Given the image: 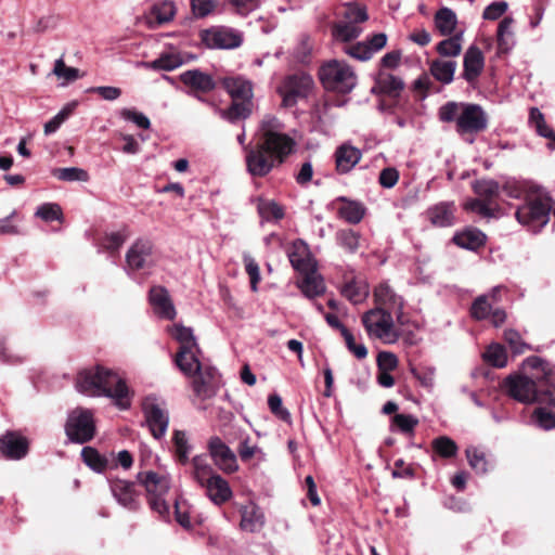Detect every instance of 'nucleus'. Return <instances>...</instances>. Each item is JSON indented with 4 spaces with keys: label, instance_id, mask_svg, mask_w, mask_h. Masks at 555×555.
Returning <instances> with one entry per match:
<instances>
[{
    "label": "nucleus",
    "instance_id": "5701e85b",
    "mask_svg": "<svg viewBox=\"0 0 555 555\" xmlns=\"http://www.w3.org/2000/svg\"><path fill=\"white\" fill-rule=\"evenodd\" d=\"M289 262L299 273L317 266L309 246L301 240L295 241L287 250Z\"/></svg>",
    "mask_w": 555,
    "mask_h": 555
},
{
    "label": "nucleus",
    "instance_id": "de8ad7c7",
    "mask_svg": "<svg viewBox=\"0 0 555 555\" xmlns=\"http://www.w3.org/2000/svg\"><path fill=\"white\" fill-rule=\"evenodd\" d=\"M176 14V5L173 1L164 0L156 3L152 8V15L156 18L158 24H166L173 20Z\"/></svg>",
    "mask_w": 555,
    "mask_h": 555
},
{
    "label": "nucleus",
    "instance_id": "0e129e2a",
    "mask_svg": "<svg viewBox=\"0 0 555 555\" xmlns=\"http://www.w3.org/2000/svg\"><path fill=\"white\" fill-rule=\"evenodd\" d=\"M341 335L345 338L347 348L350 352H352L358 359L366 358V347L363 344H357L353 335L348 331V328H343Z\"/></svg>",
    "mask_w": 555,
    "mask_h": 555
},
{
    "label": "nucleus",
    "instance_id": "79ce46f5",
    "mask_svg": "<svg viewBox=\"0 0 555 555\" xmlns=\"http://www.w3.org/2000/svg\"><path fill=\"white\" fill-rule=\"evenodd\" d=\"M431 448L436 454L443 459H451L457 454L456 442L448 436H440L431 441Z\"/></svg>",
    "mask_w": 555,
    "mask_h": 555
},
{
    "label": "nucleus",
    "instance_id": "bf43d9fd",
    "mask_svg": "<svg viewBox=\"0 0 555 555\" xmlns=\"http://www.w3.org/2000/svg\"><path fill=\"white\" fill-rule=\"evenodd\" d=\"M392 424L403 434H413L418 420L411 414H396L392 417Z\"/></svg>",
    "mask_w": 555,
    "mask_h": 555
},
{
    "label": "nucleus",
    "instance_id": "5fc2aeb1",
    "mask_svg": "<svg viewBox=\"0 0 555 555\" xmlns=\"http://www.w3.org/2000/svg\"><path fill=\"white\" fill-rule=\"evenodd\" d=\"M35 216L47 222H52L55 220H61L63 218V211L59 204L46 203L37 208Z\"/></svg>",
    "mask_w": 555,
    "mask_h": 555
},
{
    "label": "nucleus",
    "instance_id": "f03ea898",
    "mask_svg": "<svg viewBox=\"0 0 555 555\" xmlns=\"http://www.w3.org/2000/svg\"><path fill=\"white\" fill-rule=\"evenodd\" d=\"M76 389L86 396L109 398L120 410H127L131 405L129 388L125 379L102 365L79 372Z\"/></svg>",
    "mask_w": 555,
    "mask_h": 555
},
{
    "label": "nucleus",
    "instance_id": "4d7b16f0",
    "mask_svg": "<svg viewBox=\"0 0 555 555\" xmlns=\"http://www.w3.org/2000/svg\"><path fill=\"white\" fill-rule=\"evenodd\" d=\"M257 208L262 221L270 222L278 220V204L274 201L260 198Z\"/></svg>",
    "mask_w": 555,
    "mask_h": 555
},
{
    "label": "nucleus",
    "instance_id": "3c124183",
    "mask_svg": "<svg viewBox=\"0 0 555 555\" xmlns=\"http://www.w3.org/2000/svg\"><path fill=\"white\" fill-rule=\"evenodd\" d=\"M525 363L528 367L538 371L535 374L540 375L541 380L552 384L553 372L548 362L539 357H530Z\"/></svg>",
    "mask_w": 555,
    "mask_h": 555
},
{
    "label": "nucleus",
    "instance_id": "680f3d73",
    "mask_svg": "<svg viewBox=\"0 0 555 555\" xmlns=\"http://www.w3.org/2000/svg\"><path fill=\"white\" fill-rule=\"evenodd\" d=\"M533 422L541 428L550 430L555 428V413L539 408L533 412Z\"/></svg>",
    "mask_w": 555,
    "mask_h": 555
},
{
    "label": "nucleus",
    "instance_id": "393cba45",
    "mask_svg": "<svg viewBox=\"0 0 555 555\" xmlns=\"http://www.w3.org/2000/svg\"><path fill=\"white\" fill-rule=\"evenodd\" d=\"M221 85L232 100L253 101V82L243 76H229L221 79Z\"/></svg>",
    "mask_w": 555,
    "mask_h": 555
},
{
    "label": "nucleus",
    "instance_id": "a18cd8bd",
    "mask_svg": "<svg viewBox=\"0 0 555 555\" xmlns=\"http://www.w3.org/2000/svg\"><path fill=\"white\" fill-rule=\"evenodd\" d=\"M183 64V60L179 54L168 53L162 54L158 59L146 63L145 66L156 70H173Z\"/></svg>",
    "mask_w": 555,
    "mask_h": 555
},
{
    "label": "nucleus",
    "instance_id": "aec40b11",
    "mask_svg": "<svg viewBox=\"0 0 555 555\" xmlns=\"http://www.w3.org/2000/svg\"><path fill=\"white\" fill-rule=\"evenodd\" d=\"M0 452L10 460H21L28 452V441L14 431H8L0 437Z\"/></svg>",
    "mask_w": 555,
    "mask_h": 555
},
{
    "label": "nucleus",
    "instance_id": "ddd939ff",
    "mask_svg": "<svg viewBox=\"0 0 555 555\" xmlns=\"http://www.w3.org/2000/svg\"><path fill=\"white\" fill-rule=\"evenodd\" d=\"M168 331L180 345L175 358L176 365L179 370L191 372L192 367L185 362V358L188 356L192 358V350H198L199 348L193 330L182 324H175Z\"/></svg>",
    "mask_w": 555,
    "mask_h": 555
},
{
    "label": "nucleus",
    "instance_id": "c756f323",
    "mask_svg": "<svg viewBox=\"0 0 555 555\" xmlns=\"http://www.w3.org/2000/svg\"><path fill=\"white\" fill-rule=\"evenodd\" d=\"M241 512V522L240 526L242 530L248 532H256L260 530L264 522L263 513L261 509L255 505L254 503H248L243 505L240 509Z\"/></svg>",
    "mask_w": 555,
    "mask_h": 555
},
{
    "label": "nucleus",
    "instance_id": "f704fd0d",
    "mask_svg": "<svg viewBox=\"0 0 555 555\" xmlns=\"http://www.w3.org/2000/svg\"><path fill=\"white\" fill-rule=\"evenodd\" d=\"M453 242L465 249L476 250L486 242V235L478 229H467L453 236Z\"/></svg>",
    "mask_w": 555,
    "mask_h": 555
},
{
    "label": "nucleus",
    "instance_id": "bb28decb",
    "mask_svg": "<svg viewBox=\"0 0 555 555\" xmlns=\"http://www.w3.org/2000/svg\"><path fill=\"white\" fill-rule=\"evenodd\" d=\"M455 206L450 202H441L430 206L425 215L427 220L435 227L446 228L454 224Z\"/></svg>",
    "mask_w": 555,
    "mask_h": 555
},
{
    "label": "nucleus",
    "instance_id": "4468645a",
    "mask_svg": "<svg viewBox=\"0 0 555 555\" xmlns=\"http://www.w3.org/2000/svg\"><path fill=\"white\" fill-rule=\"evenodd\" d=\"M207 450L214 464L223 473L232 474L238 469L235 453L219 436L209 438Z\"/></svg>",
    "mask_w": 555,
    "mask_h": 555
},
{
    "label": "nucleus",
    "instance_id": "9d476101",
    "mask_svg": "<svg viewBox=\"0 0 555 555\" xmlns=\"http://www.w3.org/2000/svg\"><path fill=\"white\" fill-rule=\"evenodd\" d=\"M202 42L209 49L231 50L243 43V33L228 26H212L201 33Z\"/></svg>",
    "mask_w": 555,
    "mask_h": 555
},
{
    "label": "nucleus",
    "instance_id": "a211bd4d",
    "mask_svg": "<svg viewBox=\"0 0 555 555\" xmlns=\"http://www.w3.org/2000/svg\"><path fill=\"white\" fill-rule=\"evenodd\" d=\"M485 68V55L477 46H469L463 57L462 77L470 85L475 86Z\"/></svg>",
    "mask_w": 555,
    "mask_h": 555
},
{
    "label": "nucleus",
    "instance_id": "c03bdc74",
    "mask_svg": "<svg viewBox=\"0 0 555 555\" xmlns=\"http://www.w3.org/2000/svg\"><path fill=\"white\" fill-rule=\"evenodd\" d=\"M341 294L352 304H361L369 295V288L365 283L356 281L348 282L341 289Z\"/></svg>",
    "mask_w": 555,
    "mask_h": 555
},
{
    "label": "nucleus",
    "instance_id": "13d9d810",
    "mask_svg": "<svg viewBox=\"0 0 555 555\" xmlns=\"http://www.w3.org/2000/svg\"><path fill=\"white\" fill-rule=\"evenodd\" d=\"M491 308L489 296L481 295L472 305V315L477 320L487 319L490 315Z\"/></svg>",
    "mask_w": 555,
    "mask_h": 555
},
{
    "label": "nucleus",
    "instance_id": "e2e57ef3",
    "mask_svg": "<svg viewBox=\"0 0 555 555\" xmlns=\"http://www.w3.org/2000/svg\"><path fill=\"white\" fill-rule=\"evenodd\" d=\"M53 74L66 81H74L80 77L79 69L75 67H67L63 59H59L54 63Z\"/></svg>",
    "mask_w": 555,
    "mask_h": 555
},
{
    "label": "nucleus",
    "instance_id": "a19ab883",
    "mask_svg": "<svg viewBox=\"0 0 555 555\" xmlns=\"http://www.w3.org/2000/svg\"><path fill=\"white\" fill-rule=\"evenodd\" d=\"M83 463L96 473H102L107 467V460L92 447H83L81 450Z\"/></svg>",
    "mask_w": 555,
    "mask_h": 555
},
{
    "label": "nucleus",
    "instance_id": "f3484780",
    "mask_svg": "<svg viewBox=\"0 0 555 555\" xmlns=\"http://www.w3.org/2000/svg\"><path fill=\"white\" fill-rule=\"evenodd\" d=\"M143 413L152 436L155 439L163 438L169 425L168 413L153 398L144 400Z\"/></svg>",
    "mask_w": 555,
    "mask_h": 555
},
{
    "label": "nucleus",
    "instance_id": "052dcab7",
    "mask_svg": "<svg viewBox=\"0 0 555 555\" xmlns=\"http://www.w3.org/2000/svg\"><path fill=\"white\" fill-rule=\"evenodd\" d=\"M245 270L250 279V288L256 292L260 281V270L256 260L247 253L243 255Z\"/></svg>",
    "mask_w": 555,
    "mask_h": 555
},
{
    "label": "nucleus",
    "instance_id": "c9c22d12",
    "mask_svg": "<svg viewBox=\"0 0 555 555\" xmlns=\"http://www.w3.org/2000/svg\"><path fill=\"white\" fill-rule=\"evenodd\" d=\"M434 23L441 36H451L457 24L456 14L449 8H441L436 12Z\"/></svg>",
    "mask_w": 555,
    "mask_h": 555
},
{
    "label": "nucleus",
    "instance_id": "9b49d317",
    "mask_svg": "<svg viewBox=\"0 0 555 555\" xmlns=\"http://www.w3.org/2000/svg\"><path fill=\"white\" fill-rule=\"evenodd\" d=\"M109 490L116 502L130 512H138L142 505V492L134 481L113 478L108 480Z\"/></svg>",
    "mask_w": 555,
    "mask_h": 555
},
{
    "label": "nucleus",
    "instance_id": "49530a36",
    "mask_svg": "<svg viewBox=\"0 0 555 555\" xmlns=\"http://www.w3.org/2000/svg\"><path fill=\"white\" fill-rule=\"evenodd\" d=\"M377 83L380 91L389 96L399 95L404 87L401 78L390 74H380Z\"/></svg>",
    "mask_w": 555,
    "mask_h": 555
},
{
    "label": "nucleus",
    "instance_id": "6e6552de",
    "mask_svg": "<svg viewBox=\"0 0 555 555\" xmlns=\"http://www.w3.org/2000/svg\"><path fill=\"white\" fill-rule=\"evenodd\" d=\"M67 439L74 443H86L95 435V423L91 410L76 408L68 416L65 424Z\"/></svg>",
    "mask_w": 555,
    "mask_h": 555
},
{
    "label": "nucleus",
    "instance_id": "6e6d98bb",
    "mask_svg": "<svg viewBox=\"0 0 555 555\" xmlns=\"http://www.w3.org/2000/svg\"><path fill=\"white\" fill-rule=\"evenodd\" d=\"M233 12L241 16H247L260 5V0H224Z\"/></svg>",
    "mask_w": 555,
    "mask_h": 555
},
{
    "label": "nucleus",
    "instance_id": "1a4fd4ad",
    "mask_svg": "<svg viewBox=\"0 0 555 555\" xmlns=\"http://www.w3.org/2000/svg\"><path fill=\"white\" fill-rule=\"evenodd\" d=\"M366 9L359 4H348L343 15V20L333 27V37L337 41L348 42L357 39L361 33V24L367 21Z\"/></svg>",
    "mask_w": 555,
    "mask_h": 555
},
{
    "label": "nucleus",
    "instance_id": "a878e982",
    "mask_svg": "<svg viewBox=\"0 0 555 555\" xmlns=\"http://www.w3.org/2000/svg\"><path fill=\"white\" fill-rule=\"evenodd\" d=\"M300 275L301 278L297 281V285L307 298H315L325 292V284L317 270V266L300 272Z\"/></svg>",
    "mask_w": 555,
    "mask_h": 555
},
{
    "label": "nucleus",
    "instance_id": "8fccbe9b",
    "mask_svg": "<svg viewBox=\"0 0 555 555\" xmlns=\"http://www.w3.org/2000/svg\"><path fill=\"white\" fill-rule=\"evenodd\" d=\"M464 207L465 209L475 211L485 218L496 217V212L499 211L498 205L480 198L468 201Z\"/></svg>",
    "mask_w": 555,
    "mask_h": 555
},
{
    "label": "nucleus",
    "instance_id": "0eeeda50",
    "mask_svg": "<svg viewBox=\"0 0 555 555\" xmlns=\"http://www.w3.org/2000/svg\"><path fill=\"white\" fill-rule=\"evenodd\" d=\"M314 89V80L306 72L299 70L286 75L280 85L281 105L294 107L299 101L307 99Z\"/></svg>",
    "mask_w": 555,
    "mask_h": 555
},
{
    "label": "nucleus",
    "instance_id": "412c9836",
    "mask_svg": "<svg viewBox=\"0 0 555 555\" xmlns=\"http://www.w3.org/2000/svg\"><path fill=\"white\" fill-rule=\"evenodd\" d=\"M254 103L249 100H232L227 108L216 107V114L229 124L245 121L253 114Z\"/></svg>",
    "mask_w": 555,
    "mask_h": 555
},
{
    "label": "nucleus",
    "instance_id": "09e8293b",
    "mask_svg": "<svg viewBox=\"0 0 555 555\" xmlns=\"http://www.w3.org/2000/svg\"><path fill=\"white\" fill-rule=\"evenodd\" d=\"M465 453L472 469L481 475L488 472V462L482 451L476 447H468Z\"/></svg>",
    "mask_w": 555,
    "mask_h": 555
},
{
    "label": "nucleus",
    "instance_id": "69168bd1",
    "mask_svg": "<svg viewBox=\"0 0 555 555\" xmlns=\"http://www.w3.org/2000/svg\"><path fill=\"white\" fill-rule=\"evenodd\" d=\"M191 8L197 18H204L215 10L216 0H191Z\"/></svg>",
    "mask_w": 555,
    "mask_h": 555
},
{
    "label": "nucleus",
    "instance_id": "7ed1b4c3",
    "mask_svg": "<svg viewBox=\"0 0 555 555\" xmlns=\"http://www.w3.org/2000/svg\"><path fill=\"white\" fill-rule=\"evenodd\" d=\"M503 387L507 395L518 402L555 405V386L541 380L539 374L509 375L504 379Z\"/></svg>",
    "mask_w": 555,
    "mask_h": 555
},
{
    "label": "nucleus",
    "instance_id": "f257e3e1",
    "mask_svg": "<svg viewBox=\"0 0 555 555\" xmlns=\"http://www.w3.org/2000/svg\"><path fill=\"white\" fill-rule=\"evenodd\" d=\"M256 139L255 147L245 144L246 127L243 122L236 140L246 152L247 170L251 176L263 177L271 171L278 160V119L274 116H266L261 120Z\"/></svg>",
    "mask_w": 555,
    "mask_h": 555
},
{
    "label": "nucleus",
    "instance_id": "2f4dec72",
    "mask_svg": "<svg viewBox=\"0 0 555 555\" xmlns=\"http://www.w3.org/2000/svg\"><path fill=\"white\" fill-rule=\"evenodd\" d=\"M341 206L338 208V216L350 224H358L365 215V207L362 203L339 197Z\"/></svg>",
    "mask_w": 555,
    "mask_h": 555
},
{
    "label": "nucleus",
    "instance_id": "4c0bfd02",
    "mask_svg": "<svg viewBox=\"0 0 555 555\" xmlns=\"http://www.w3.org/2000/svg\"><path fill=\"white\" fill-rule=\"evenodd\" d=\"M172 442L175 453L180 464L185 465L189 463V456L192 451V446L189 442L186 433L184 430H175L172 435Z\"/></svg>",
    "mask_w": 555,
    "mask_h": 555
},
{
    "label": "nucleus",
    "instance_id": "e433bc0d",
    "mask_svg": "<svg viewBox=\"0 0 555 555\" xmlns=\"http://www.w3.org/2000/svg\"><path fill=\"white\" fill-rule=\"evenodd\" d=\"M191 463L193 467L192 477L201 487H203L209 478L215 475L214 468L207 462L206 455L204 454L195 455Z\"/></svg>",
    "mask_w": 555,
    "mask_h": 555
},
{
    "label": "nucleus",
    "instance_id": "774afa93",
    "mask_svg": "<svg viewBox=\"0 0 555 555\" xmlns=\"http://www.w3.org/2000/svg\"><path fill=\"white\" fill-rule=\"evenodd\" d=\"M345 53L359 61H367L373 54L369 50L366 42H358L344 49Z\"/></svg>",
    "mask_w": 555,
    "mask_h": 555
},
{
    "label": "nucleus",
    "instance_id": "ea45409f",
    "mask_svg": "<svg viewBox=\"0 0 555 555\" xmlns=\"http://www.w3.org/2000/svg\"><path fill=\"white\" fill-rule=\"evenodd\" d=\"M337 244L349 254H354L360 247V234L352 229H343L336 232Z\"/></svg>",
    "mask_w": 555,
    "mask_h": 555
},
{
    "label": "nucleus",
    "instance_id": "72a5a7b5",
    "mask_svg": "<svg viewBox=\"0 0 555 555\" xmlns=\"http://www.w3.org/2000/svg\"><path fill=\"white\" fill-rule=\"evenodd\" d=\"M456 66L457 64L453 60L437 59L430 63L429 69L436 80L449 85L453 81Z\"/></svg>",
    "mask_w": 555,
    "mask_h": 555
},
{
    "label": "nucleus",
    "instance_id": "7c9ffc66",
    "mask_svg": "<svg viewBox=\"0 0 555 555\" xmlns=\"http://www.w3.org/2000/svg\"><path fill=\"white\" fill-rule=\"evenodd\" d=\"M195 379L193 380L192 387L193 391L197 397L203 399L208 398L212 395L211 386L217 376V370L215 367H204L199 372L196 373Z\"/></svg>",
    "mask_w": 555,
    "mask_h": 555
},
{
    "label": "nucleus",
    "instance_id": "6ab92c4d",
    "mask_svg": "<svg viewBox=\"0 0 555 555\" xmlns=\"http://www.w3.org/2000/svg\"><path fill=\"white\" fill-rule=\"evenodd\" d=\"M149 300L155 313L165 320H173L177 315L170 295L164 286H153L149 293Z\"/></svg>",
    "mask_w": 555,
    "mask_h": 555
},
{
    "label": "nucleus",
    "instance_id": "39448f33",
    "mask_svg": "<svg viewBox=\"0 0 555 555\" xmlns=\"http://www.w3.org/2000/svg\"><path fill=\"white\" fill-rule=\"evenodd\" d=\"M320 80L326 90L349 93L357 85V75L346 62L332 60L320 68Z\"/></svg>",
    "mask_w": 555,
    "mask_h": 555
},
{
    "label": "nucleus",
    "instance_id": "f8f14e48",
    "mask_svg": "<svg viewBox=\"0 0 555 555\" xmlns=\"http://www.w3.org/2000/svg\"><path fill=\"white\" fill-rule=\"evenodd\" d=\"M488 126V116L480 105L462 104L456 118V131L460 134H475L483 131Z\"/></svg>",
    "mask_w": 555,
    "mask_h": 555
},
{
    "label": "nucleus",
    "instance_id": "dca6fc26",
    "mask_svg": "<svg viewBox=\"0 0 555 555\" xmlns=\"http://www.w3.org/2000/svg\"><path fill=\"white\" fill-rule=\"evenodd\" d=\"M374 298L377 307L395 312L398 324L405 325L408 323L403 313V298L398 296L387 283H382L374 289Z\"/></svg>",
    "mask_w": 555,
    "mask_h": 555
},
{
    "label": "nucleus",
    "instance_id": "20e7f679",
    "mask_svg": "<svg viewBox=\"0 0 555 555\" xmlns=\"http://www.w3.org/2000/svg\"><path fill=\"white\" fill-rule=\"evenodd\" d=\"M552 198L542 189H531L525 203L515 212L519 223L532 232L540 231L550 219Z\"/></svg>",
    "mask_w": 555,
    "mask_h": 555
},
{
    "label": "nucleus",
    "instance_id": "338daca9",
    "mask_svg": "<svg viewBox=\"0 0 555 555\" xmlns=\"http://www.w3.org/2000/svg\"><path fill=\"white\" fill-rule=\"evenodd\" d=\"M508 9L506 1H494L487 5L483 10L482 17L489 21L500 18Z\"/></svg>",
    "mask_w": 555,
    "mask_h": 555
},
{
    "label": "nucleus",
    "instance_id": "58836bf2",
    "mask_svg": "<svg viewBox=\"0 0 555 555\" xmlns=\"http://www.w3.org/2000/svg\"><path fill=\"white\" fill-rule=\"evenodd\" d=\"M462 39V33L455 34L453 36L451 35L449 38L440 41L437 44L436 50L439 53V55L443 57H455L461 54Z\"/></svg>",
    "mask_w": 555,
    "mask_h": 555
},
{
    "label": "nucleus",
    "instance_id": "423d86ee",
    "mask_svg": "<svg viewBox=\"0 0 555 555\" xmlns=\"http://www.w3.org/2000/svg\"><path fill=\"white\" fill-rule=\"evenodd\" d=\"M362 324L371 338L385 344H393L399 338L391 312L380 307L366 311L362 315Z\"/></svg>",
    "mask_w": 555,
    "mask_h": 555
},
{
    "label": "nucleus",
    "instance_id": "603ef678",
    "mask_svg": "<svg viewBox=\"0 0 555 555\" xmlns=\"http://www.w3.org/2000/svg\"><path fill=\"white\" fill-rule=\"evenodd\" d=\"M485 360L495 367H504L507 364V354L503 346L493 344L483 353Z\"/></svg>",
    "mask_w": 555,
    "mask_h": 555
},
{
    "label": "nucleus",
    "instance_id": "cd10ccee",
    "mask_svg": "<svg viewBox=\"0 0 555 555\" xmlns=\"http://www.w3.org/2000/svg\"><path fill=\"white\" fill-rule=\"evenodd\" d=\"M203 488H205L208 498L217 505H221L232 498L229 482L218 474L210 477Z\"/></svg>",
    "mask_w": 555,
    "mask_h": 555
},
{
    "label": "nucleus",
    "instance_id": "2eb2a0df",
    "mask_svg": "<svg viewBox=\"0 0 555 555\" xmlns=\"http://www.w3.org/2000/svg\"><path fill=\"white\" fill-rule=\"evenodd\" d=\"M153 243L147 238H138L126 253V270L134 272L152 268Z\"/></svg>",
    "mask_w": 555,
    "mask_h": 555
},
{
    "label": "nucleus",
    "instance_id": "37998d69",
    "mask_svg": "<svg viewBox=\"0 0 555 555\" xmlns=\"http://www.w3.org/2000/svg\"><path fill=\"white\" fill-rule=\"evenodd\" d=\"M474 191L478 198L494 204V199L500 194V185L494 180H479L474 184Z\"/></svg>",
    "mask_w": 555,
    "mask_h": 555
},
{
    "label": "nucleus",
    "instance_id": "c85d7f7f",
    "mask_svg": "<svg viewBox=\"0 0 555 555\" xmlns=\"http://www.w3.org/2000/svg\"><path fill=\"white\" fill-rule=\"evenodd\" d=\"M362 153L351 144L344 143L335 151L336 169L339 173H348L361 159Z\"/></svg>",
    "mask_w": 555,
    "mask_h": 555
},
{
    "label": "nucleus",
    "instance_id": "473e14b6",
    "mask_svg": "<svg viewBox=\"0 0 555 555\" xmlns=\"http://www.w3.org/2000/svg\"><path fill=\"white\" fill-rule=\"evenodd\" d=\"M513 24V17L506 16L498 26L496 38L500 53H508L515 46V36L512 29Z\"/></svg>",
    "mask_w": 555,
    "mask_h": 555
},
{
    "label": "nucleus",
    "instance_id": "4be33fe9",
    "mask_svg": "<svg viewBox=\"0 0 555 555\" xmlns=\"http://www.w3.org/2000/svg\"><path fill=\"white\" fill-rule=\"evenodd\" d=\"M137 480L145 488L147 498L166 495L170 489V479L155 472H140Z\"/></svg>",
    "mask_w": 555,
    "mask_h": 555
},
{
    "label": "nucleus",
    "instance_id": "b1692460",
    "mask_svg": "<svg viewBox=\"0 0 555 555\" xmlns=\"http://www.w3.org/2000/svg\"><path fill=\"white\" fill-rule=\"evenodd\" d=\"M181 82L194 92L208 93L215 90L217 83L211 75L201 69H189L180 75Z\"/></svg>",
    "mask_w": 555,
    "mask_h": 555
},
{
    "label": "nucleus",
    "instance_id": "864d4df0",
    "mask_svg": "<svg viewBox=\"0 0 555 555\" xmlns=\"http://www.w3.org/2000/svg\"><path fill=\"white\" fill-rule=\"evenodd\" d=\"M53 176L61 181H82L89 180V175L85 169L78 167L57 168L53 171Z\"/></svg>",
    "mask_w": 555,
    "mask_h": 555
}]
</instances>
